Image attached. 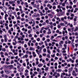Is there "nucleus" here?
<instances>
[{"instance_id": "1", "label": "nucleus", "mask_w": 78, "mask_h": 78, "mask_svg": "<svg viewBox=\"0 0 78 78\" xmlns=\"http://www.w3.org/2000/svg\"><path fill=\"white\" fill-rule=\"evenodd\" d=\"M4 69H8L9 68V66L4 65L3 66Z\"/></svg>"}, {"instance_id": "2", "label": "nucleus", "mask_w": 78, "mask_h": 78, "mask_svg": "<svg viewBox=\"0 0 78 78\" xmlns=\"http://www.w3.org/2000/svg\"><path fill=\"white\" fill-rule=\"evenodd\" d=\"M5 72L7 73H9V70H8L7 69H5L4 70Z\"/></svg>"}, {"instance_id": "3", "label": "nucleus", "mask_w": 78, "mask_h": 78, "mask_svg": "<svg viewBox=\"0 0 78 78\" xmlns=\"http://www.w3.org/2000/svg\"><path fill=\"white\" fill-rule=\"evenodd\" d=\"M19 70H18L19 72H23V69H22V68H20Z\"/></svg>"}, {"instance_id": "4", "label": "nucleus", "mask_w": 78, "mask_h": 78, "mask_svg": "<svg viewBox=\"0 0 78 78\" xmlns=\"http://www.w3.org/2000/svg\"><path fill=\"white\" fill-rule=\"evenodd\" d=\"M36 17H40V14L39 13H37L36 15H35Z\"/></svg>"}, {"instance_id": "5", "label": "nucleus", "mask_w": 78, "mask_h": 78, "mask_svg": "<svg viewBox=\"0 0 78 78\" xmlns=\"http://www.w3.org/2000/svg\"><path fill=\"white\" fill-rule=\"evenodd\" d=\"M9 4H13V3H14V2L9 1Z\"/></svg>"}, {"instance_id": "6", "label": "nucleus", "mask_w": 78, "mask_h": 78, "mask_svg": "<svg viewBox=\"0 0 78 78\" xmlns=\"http://www.w3.org/2000/svg\"><path fill=\"white\" fill-rule=\"evenodd\" d=\"M60 25H61V26H64V23H60Z\"/></svg>"}, {"instance_id": "7", "label": "nucleus", "mask_w": 78, "mask_h": 78, "mask_svg": "<svg viewBox=\"0 0 78 78\" xmlns=\"http://www.w3.org/2000/svg\"><path fill=\"white\" fill-rule=\"evenodd\" d=\"M47 52H48V53H49L50 54L51 53V52L50 51V49H48L47 50Z\"/></svg>"}, {"instance_id": "8", "label": "nucleus", "mask_w": 78, "mask_h": 78, "mask_svg": "<svg viewBox=\"0 0 78 78\" xmlns=\"http://www.w3.org/2000/svg\"><path fill=\"white\" fill-rule=\"evenodd\" d=\"M8 32L10 34H12V32H11V30H9Z\"/></svg>"}, {"instance_id": "9", "label": "nucleus", "mask_w": 78, "mask_h": 78, "mask_svg": "<svg viewBox=\"0 0 78 78\" xmlns=\"http://www.w3.org/2000/svg\"><path fill=\"white\" fill-rule=\"evenodd\" d=\"M2 51H6V49L5 48H2Z\"/></svg>"}, {"instance_id": "10", "label": "nucleus", "mask_w": 78, "mask_h": 78, "mask_svg": "<svg viewBox=\"0 0 78 78\" xmlns=\"http://www.w3.org/2000/svg\"><path fill=\"white\" fill-rule=\"evenodd\" d=\"M64 46L65 48V49H67V45L66 44H64Z\"/></svg>"}, {"instance_id": "11", "label": "nucleus", "mask_w": 78, "mask_h": 78, "mask_svg": "<svg viewBox=\"0 0 78 78\" xmlns=\"http://www.w3.org/2000/svg\"><path fill=\"white\" fill-rule=\"evenodd\" d=\"M58 72H62V70L60 69H58Z\"/></svg>"}, {"instance_id": "12", "label": "nucleus", "mask_w": 78, "mask_h": 78, "mask_svg": "<svg viewBox=\"0 0 78 78\" xmlns=\"http://www.w3.org/2000/svg\"><path fill=\"white\" fill-rule=\"evenodd\" d=\"M48 70V67H46L45 69V70L46 71H47Z\"/></svg>"}, {"instance_id": "13", "label": "nucleus", "mask_w": 78, "mask_h": 78, "mask_svg": "<svg viewBox=\"0 0 78 78\" xmlns=\"http://www.w3.org/2000/svg\"><path fill=\"white\" fill-rule=\"evenodd\" d=\"M76 27H76V29H75L74 30V31H75H75H78V28Z\"/></svg>"}, {"instance_id": "14", "label": "nucleus", "mask_w": 78, "mask_h": 78, "mask_svg": "<svg viewBox=\"0 0 78 78\" xmlns=\"http://www.w3.org/2000/svg\"><path fill=\"white\" fill-rule=\"evenodd\" d=\"M72 73L73 76H77V74H73V73Z\"/></svg>"}, {"instance_id": "15", "label": "nucleus", "mask_w": 78, "mask_h": 78, "mask_svg": "<svg viewBox=\"0 0 78 78\" xmlns=\"http://www.w3.org/2000/svg\"><path fill=\"white\" fill-rule=\"evenodd\" d=\"M4 38H7V35H6V34L4 35Z\"/></svg>"}, {"instance_id": "16", "label": "nucleus", "mask_w": 78, "mask_h": 78, "mask_svg": "<svg viewBox=\"0 0 78 78\" xmlns=\"http://www.w3.org/2000/svg\"><path fill=\"white\" fill-rule=\"evenodd\" d=\"M4 41L5 42H7V38H4Z\"/></svg>"}, {"instance_id": "17", "label": "nucleus", "mask_w": 78, "mask_h": 78, "mask_svg": "<svg viewBox=\"0 0 78 78\" xmlns=\"http://www.w3.org/2000/svg\"><path fill=\"white\" fill-rule=\"evenodd\" d=\"M63 22H64V23H65L66 25L67 24V22L66 21H63Z\"/></svg>"}, {"instance_id": "18", "label": "nucleus", "mask_w": 78, "mask_h": 78, "mask_svg": "<svg viewBox=\"0 0 78 78\" xmlns=\"http://www.w3.org/2000/svg\"><path fill=\"white\" fill-rule=\"evenodd\" d=\"M46 51H47V50L46 49V48H44L43 49V51H44V52H46Z\"/></svg>"}, {"instance_id": "19", "label": "nucleus", "mask_w": 78, "mask_h": 78, "mask_svg": "<svg viewBox=\"0 0 78 78\" xmlns=\"http://www.w3.org/2000/svg\"><path fill=\"white\" fill-rule=\"evenodd\" d=\"M47 57H48V58H50V55L47 54Z\"/></svg>"}, {"instance_id": "20", "label": "nucleus", "mask_w": 78, "mask_h": 78, "mask_svg": "<svg viewBox=\"0 0 78 78\" xmlns=\"http://www.w3.org/2000/svg\"><path fill=\"white\" fill-rule=\"evenodd\" d=\"M53 9H56V6H54L53 7H52Z\"/></svg>"}, {"instance_id": "21", "label": "nucleus", "mask_w": 78, "mask_h": 78, "mask_svg": "<svg viewBox=\"0 0 78 78\" xmlns=\"http://www.w3.org/2000/svg\"><path fill=\"white\" fill-rule=\"evenodd\" d=\"M33 50V48L31 47H30V51Z\"/></svg>"}, {"instance_id": "22", "label": "nucleus", "mask_w": 78, "mask_h": 78, "mask_svg": "<svg viewBox=\"0 0 78 78\" xmlns=\"http://www.w3.org/2000/svg\"><path fill=\"white\" fill-rule=\"evenodd\" d=\"M1 74H3V73H4V71H3V70L1 72Z\"/></svg>"}, {"instance_id": "23", "label": "nucleus", "mask_w": 78, "mask_h": 78, "mask_svg": "<svg viewBox=\"0 0 78 78\" xmlns=\"http://www.w3.org/2000/svg\"><path fill=\"white\" fill-rule=\"evenodd\" d=\"M5 64H7L8 65V64H10V63L9 62H5Z\"/></svg>"}, {"instance_id": "24", "label": "nucleus", "mask_w": 78, "mask_h": 78, "mask_svg": "<svg viewBox=\"0 0 78 78\" xmlns=\"http://www.w3.org/2000/svg\"><path fill=\"white\" fill-rule=\"evenodd\" d=\"M37 41H38V42L40 41V38H38L37 39Z\"/></svg>"}, {"instance_id": "25", "label": "nucleus", "mask_w": 78, "mask_h": 78, "mask_svg": "<svg viewBox=\"0 0 78 78\" xmlns=\"http://www.w3.org/2000/svg\"><path fill=\"white\" fill-rule=\"evenodd\" d=\"M29 36L30 37H32V34H30L29 35Z\"/></svg>"}, {"instance_id": "26", "label": "nucleus", "mask_w": 78, "mask_h": 78, "mask_svg": "<svg viewBox=\"0 0 78 78\" xmlns=\"http://www.w3.org/2000/svg\"><path fill=\"white\" fill-rule=\"evenodd\" d=\"M43 56H45L47 55V54L45 53H43L42 55Z\"/></svg>"}, {"instance_id": "27", "label": "nucleus", "mask_w": 78, "mask_h": 78, "mask_svg": "<svg viewBox=\"0 0 78 78\" xmlns=\"http://www.w3.org/2000/svg\"><path fill=\"white\" fill-rule=\"evenodd\" d=\"M51 31H49L48 32V34H51Z\"/></svg>"}, {"instance_id": "28", "label": "nucleus", "mask_w": 78, "mask_h": 78, "mask_svg": "<svg viewBox=\"0 0 78 78\" xmlns=\"http://www.w3.org/2000/svg\"><path fill=\"white\" fill-rule=\"evenodd\" d=\"M29 8L30 9H33V7L32 6H29Z\"/></svg>"}, {"instance_id": "29", "label": "nucleus", "mask_w": 78, "mask_h": 78, "mask_svg": "<svg viewBox=\"0 0 78 78\" xmlns=\"http://www.w3.org/2000/svg\"><path fill=\"white\" fill-rule=\"evenodd\" d=\"M24 16H25V14L24 13H23L21 15V16L22 17H23Z\"/></svg>"}, {"instance_id": "30", "label": "nucleus", "mask_w": 78, "mask_h": 78, "mask_svg": "<svg viewBox=\"0 0 78 78\" xmlns=\"http://www.w3.org/2000/svg\"><path fill=\"white\" fill-rule=\"evenodd\" d=\"M17 3L18 4H20V1L19 0L17 1Z\"/></svg>"}, {"instance_id": "31", "label": "nucleus", "mask_w": 78, "mask_h": 78, "mask_svg": "<svg viewBox=\"0 0 78 78\" xmlns=\"http://www.w3.org/2000/svg\"><path fill=\"white\" fill-rule=\"evenodd\" d=\"M9 48H11V49L12 48V45H10L9 46Z\"/></svg>"}, {"instance_id": "32", "label": "nucleus", "mask_w": 78, "mask_h": 78, "mask_svg": "<svg viewBox=\"0 0 78 78\" xmlns=\"http://www.w3.org/2000/svg\"><path fill=\"white\" fill-rule=\"evenodd\" d=\"M25 72L26 73H28V69H26Z\"/></svg>"}, {"instance_id": "33", "label": "nucleus", "mask_w": 78, "mask_h": 78, "mask_svg": "<svg viewBox=\"0 0 78 78\" xmlns=\"http://www.w3.org/2000/svg\"><path fill=\"white\" fill-rule=\"evenodd\" d=\"M28 55H25V58H28Z\"/></svg>"}, {"instance_id": "34", "label": "nucleus", "mask_w": 78, "mask_h": 78, "mask_svg": "<svg viewBox=\"0 0 78 78\" xmlns=\"http://www.w3.org/2000/svg\"><path fill=\"white\" fill-rule=\"evenodd\" d=\"M45 24H46V23H45V22H44L42 23L43 25H45Z\"/></svg>"}, {"instance_id": "35", "label": "nucleus", "mask_w": 78, "mask_h": 78, "mask_svg": "<svg viewBox=\"0 0 78 78\" xmlns=\"http://www.w3.org/2000/svg\"><path fill=\"white\" fill-rule=\"evenodd\" d=\"M24 47L25 48H27V45L26 44H25Z\"/></svg>"}, {"instance_id": "36", "label": "nucleus", "mask_w": 78, "mask_h": 78, "mask_svg": "<svg viewBox=\"0 0 78 78\" xmlns=\"http://www.w3.org/2000/svg\"><path fill=\"white\" fill-rule=\"evenodd\" d=\"M5 56H8V54L7 53V52L5 53Z\"/></svg>"}, {"instance_id": "37", "label": "nucleus", "mask_w": 78, "mask_h": 78, "mask_svg": "<svg viewBox=\"0 0 78 78\" xmlns=\"http://www.w3.org/2000/svg\"><path fill=\"white\" fill-rule=\"evenodd\" d=\"M50 27V26L48 25L47 26V28H48V29H49V28Z\"/></svg>"}, {"instance_id": "38", "label": "nucleus", "mask_w": 78, "mask_h": 78, "mask_svg": "<svg viewBox=\"0 0 78 78\" xmlns=\"http://www.w3.org/2000/svg\"><path fill=\"white\" fill-rule=\"evenodd\" d=\"M12 27V24H11L9 25V27Z\"/></svg>"}, {"instance_id": "39", "label": "nucleus", "mask_w": 78, "mask_h": 78, "mask_svg": "<svg viewBox=\"0 0 78 78\" xmlns=\"http://www.w3.org/2000/svg\"><path fill=\"white\" fill-rule=\"evenodd\" d=\"M9 55H10L11 54V55H13V54H12V53L10 52H9Z\"/></svg>"}, {"instance_id": "40", "label": "nucleus", "mask_w": 78, "mask_h": 78, "mask_svg": "<svg viewBox=\"0 0 78 78\" xmlns=\"http://www.w3.org/2000/svg\"><path fill=\"white\" fill-rule=\"evenodd\" d=\"M56 11H57V12H59V10L58 9H57L56 10Z\"/></svg>"}, {"instance_id": "41", "label": "nucleus", "mask_w": 78, "mask_h": 78, "mask_svg": "<svg viewBox=\"0 0 78 78\" xmlns=\"http://www.w3.org/2000/svg\"><path fill=\"white\" fill-rule=\"evenodd\" d=\"M45 40V37H43L42 41H44Z\"/></svg>"}, {"instance_id": "42", "label": "nucleus", "mask_w": 78, "mask_h": 78, "mask_svg": "<svg viewBox=\"0 0 78 78\" xmlns=\"http://www.w3.org/2000/svg\"><path fill=\"white\" fill-rule=\"evenodd\" d=\"M62 6L64 7L65 6V3H63L62 4Z\"/></svg>"}, {"instance_id": "43", "label": "nucleus", "mask_w": 78, "mask_h": 78, "mask_svg": "<svg viewBox=\"0 0 78 78\" xmlns=\"http://www.w3.org/2000/svg\"><path fill=\"white\" fill-rule=\"evenodd\" d=\"M56 33H59V30H57L56 31Z\"/></svg>"}, {"instance_id": "44", "label": "nucleus", "mask_w": 78, "mask_h": 78, "mask_svg": "<svg viewBox=\"0 0 78 78\" xmlns=\"http://www.w3.org/2000/svg\"><path fill=\"white\" fill-rule=\"evenodd\" d=\"M14 63V61L12 60V61L11 62V64H13Z\"/></svg>"}, {"instance_id": "45", "label": "nucleus", "mask_w": 78, "mask_h": 78, "mask_svg": "<svg viewBox=\"0 0 78 78\" xmlns=\"http://www.w3.org/2000/svg\"><path fill=\"white\" fill-rule=\"evenodd\" d=\"M34 73L35 75H37V72L36 71H35L34 72Z\"/></svg>"}, {"instance_id": "46", "label": "nucleus", "mask_w": 78, "mask_h": 78, "mask_svg": "<svg viewBox=\"0 0 78 78\" xmlns=\"http://www.w3.org/2000/svg\"><path fill=\"white\" fill-rule=\"evenodd\" d=\"M27 28L28 29H31V27L30 26H29Z\"/></svg>"}, {"instance_id": "47", "label": "nucleus", "mask_w": 78, "mask_h": 78, "mask_svg": "<svg viewBox=\"0 0 78 78\" xmlns=\"http://www.w3.org/2000/svg\"><path fill=\"white\" fill-rule=\"evenodd\" d=\"M16 76H19V74L18 73H17L16 74Z\"/></svg>"}, {"instance_id": "48", "label": "nucleus", "mask_w": 78, "mask_h": 78, "mask_svg": "<svg viewBox=\"0 0 78 78\" xmlns=\"http://www.w3.org/2000/svg\"><path fill=\"white\" fill-rule=\"evenodd\" d=\"M18 50H20V49H21V46H19L18 48Z\"/></svg>"}, {"instance_id": "49", "label": "nucleus", "mask_w": 78, "mask_h": 78, "mask_svg": "<svg viewBox=\"0 0 78 78\" xmlns=\"http://www.w3.org/2000/svg\"><path fill=\"white\" fill-rule=\"evenodd\" d=\"M43 6H41V9L42 10L43 9Z\"/></svg>"}, {"instance_id": "50", "label": "nucleus", "mask_w": 78, "mask_h": 78, "mask_svg": "<svg viewBox=\"0 0 78 78\" xmlns=\"http://www.w3.org/2000/svg\"><path fill=\"white\" fill-rule=\"evenodd\" d=\"M9 67H13V66H12V65H9Z\"/></svg>"}, {"instance_id": "51", "label": "nucleus", "mask_w": 78, "mask_h": 78, "mask_svg": "<svg viewBox=\"0 0 78 78\" xmlns=\"http://www.w3.org/2000/svg\"><path fill=\"white\" fill-rule=\"evenodd\" d=\"M12 44L14 45H16V43L13 42H12Z\"/></svg>"}, {"instance_id": "52", "label": "nucleus", "mask_w": 78, "mask_h": 78, "mask_svg": "<svg viewBox=\"0 0 78 78\" xmlns=\"http://www.w3.org/2000/svg\"><path fill=\"white\" fill-rule=\"evenodd\" d=\"M17 14L18 16H19V15H20V12H18L17 13Z\"/></svg>"}, {"instance_id": "53", "label": "nucleus", "mask_w": 78, "mask_h": 78, "mask_svg": "<svg viewBox=\"0 0 78 78\" xmlns=\"http://www.w3.org/2000/svg\"><path fill=\"white\" fill-rule=\"evenodd\" d=\"M1 14L2 16H3V15H4V13H3V12H1Z\"/></svg>"}, {"instance_id": "54", "label": "nucleus", "mask_w": 78, "mask_h": 78, "mask_svg": "<svg viewBox=\"0 0 78 78\" xmlns=\"http://www.w3.org/2000/svg\"><path fill=\"white\" fill-rule=\"evenodd\" d=\"M36 19L37 20H40V18L39 17H38L36 18Z\"/></svg>"}, {"instance_id": "55", "label": "nucleus", "mask_w": 78, "mask_h": 78, "mask_svg": "<svg viewBox=\"0 0 78 78\" xmlns=\"http://www.w3.org/2000/svg\"><path fill=\"white\" fill-rule=\"evenodd\" d=\"M51 57H52V58H54L55 57V55H51Z\"/></svg>"}, {"instance_id": "56", "label": "nucleus", "mask_w": 78, "mask_h": 78, "mask_svg": "<svg viewBox=\"0 0 78 78\" xmlns=\"http://www.w3.org/2000/svg\"><path fill=\"white\" fill-rule=\"evenodd\" d=\"M0 23L1 25H2L3 24V22H2V20L1 21V22H0Z\"/></svg>"}, {"instance_id": "57", "label": "nucleus", "mask_w": 78, "mask_h": 78, "mask_svg": "<svg viewBox=\"0 0 78 78\" xmlns=\"http://www.w3.org/2000/svg\"><path fill=\"white\" fill-rule=\"evenodd\" d=\"M52 5L53 6L54 5H56V3L55 2H54L53 3V4H52Z\"/></svg>"}, {"instance_id": "58", "label": "nucleus", "mask_w": 78, "mask_h": 78, "mask_svg": "<svg viewBox=\"0 0 78 78\" xmlns=\"http://www.w3.org/2000/svg\"><path fill=\"white\" fill-rule=\"evenodd\" d=\"M53 15L51 14V15L50 16V17H51V18H52V17H53Z\"/></svg>"}, {"instance_id": "59", "label": "nucleus", "mask_w": 78, "mask_h": 78, "mask_svg": "<svg viewBox=\"0 0 78 78\" xmlns=\"http://www.w3.org/2000/svg\"><path fill=\"white\" fill-rule=\"evenodd\" d=\"M34 71H36V67H34Z\"/></svg>"}, {"instance_id": "60", "label": "nucleus", "mask_w": 78, "mask_h": 78, "mask_svg": "<svg viewBox=\"0 0 78 78\" xmlns=\"http://www.w3.org/2000/svg\"><path fill=\"white\" fill-rule=\"evenodd\" d=\"M74 22H76V18H75L74 19Z\"/></svg>"}, {"instance_id": "61", "label": "nucleus", "mask_w": 78, "mask_h": 78, "mask_svg": "<svg viewBox=\"0 0 78 78\" xmlns=\"http://www.w3.org/2000/svg\"><path fill=\"white\" fill-rule=\"evenodd\" d=\"M19 56H20H20H22V53H20L19 54Z\"/></svg>"}, {"instance_id": "62", "label": "nucleus", "mask_w": 78, "mask_h": 78, "mask_svg": "<svg viewBox=\"0 0 78 78\" xmlns=\"http://www.w3.org/2000/svg\"><path fill=\"white\" fill-rule=\"evenodd\" d=\"M58 28H61V26H60L59 25H58Z\"/></svg>"}, {"instance_id": "63", "label": "nucleus", "mask_w": 78, "mask_h": 78, "mask_svg": "<svg viewBox=\"0 0 78 78\" xmlns=\"http://www.w3.org/2000/svg\"><path fill=\"white\" fill-rule=\"evenodd\" d=\"M1 64H4V63H5V62L3 61H2L1 62Z\"/></svg>"}, {"instance_id": "64", "label": "nucleus", "mask_w": 78, "mask_h": 78, "mask_svg": "<svg viewBox=\"0 0 78 78\" xmlns=\"http://www.w3.org/2000/svg\"><path fill=\"white\" fill-rule=\"evenodd\" d=\"M75 46H76V47H78V44H75Z\"/></svg>"}]
</instances>
